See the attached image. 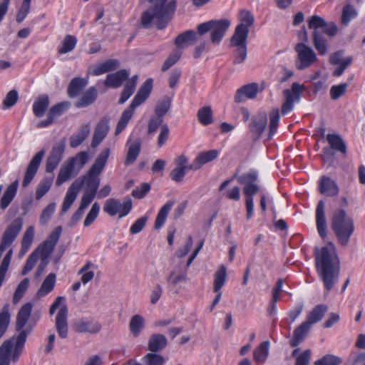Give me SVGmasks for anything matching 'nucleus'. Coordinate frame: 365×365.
Segmentation results:
<instances>
[{
    "label": "nucleus",
    "instance_id": "6",
    "mask_svg": "<svg viewBox=\"0 0 365 365\" xmlns=\"http://www.w3.org/2000/svg\"><path fill=\"white\" fill-rule=\"evenodd\" d=\"M331 228L336 234L339 242L345 246L354 230L353 220L344 210H336L331 219Z\"/></svg>",
    "mask_w": 365,
    "mask_h": 365
},
{
    "label": "nucleus",
    "instance_id": "7",
    "mask_svg": "<svg viewBox=\"0 0 365 365\" xmlns=\"http://www.w3.org/2000/svg\"><path fill=\"white\" fill-rule=\"evenodd\" d=\"M257 173L251 172L240 178L241 183L245 184L243 193L245 197L246 217L250 220L254 214V195L259 191V187L255 183Z\"/></svg>",
    "mask_w": 365,
    "mask_h": 365
},
{
    "label": "nucleus",
    "instance_id": "40",
    "mask_svg": "<svg viewBox=\"0 0 365 365\" xmlns=\"http://www.w3.org/2000/svg\"><path fill=\"white\" fill-rule=\"evenodd\" d=\"M49 105V100L46 96H39L34 103L32 109L34 115L38 117H42Z\"/></svg>",
    "mask_w": 365,
    "mask_h": 365
},
{
    "label": "nucleus",
    "instance_id": "4",
    "mask_svg": "<svg viewBox=\"0 0 365 365\" xmlns=\"http://www.w3.org/2000/svg\"><path fill=\"white\" fill-rule=\"evenodd\" d=\"M26 340V333L21 331L16 337L4 341L0 347V365L15 364L22 353Z\"/></svg>",
    "mask_w": 365,
    "mask_h": 365
},
{
    "label": "nucleus",
    "instance_id": "16",
    "mask_svg": "<svg viewBox=\"0 0 365 365\" xmlns=\"http://www.w3.org/2000/svg\"><path fill=\"white\" fill-rule=\"evenodd\" d=\"M220 151L217 150H210L199 153L192 163L191 168L197 170L204 165L209 163L218 158Z\"/></svg>",
    "mask_w": 365,
    "mask_h": 365
},
{
    "label": "nucleus",
    "instance_id": "25",
    "mask_svg": "<svg viewBox=\"0 0 365 365\" xmlns=\"http://www.w3.org/2000/svg\"><path fill=\"white\" fill-rule=\"evenodd\" d=\"M109 130V125L106 120H101L95 128L91 145L93 148L97 147L101 144L103 139L107 135Z\"/></svg>",
    "mask_w": 365,
    "mask_h": 365
},
{
    "label": "nucleus",
    "instance_id": "14",
    "mask_svg": "<svg viewBox=\"0 0 365 365\" xmlns=\"http://www.w3.org/2000/svg\"><path fill=\"white\" fill-rule=\"evenodd\" d=\"M46 154L45 150L38 152L31 160L22 182V185L26 187L34 179L36 175L43 158Z\"/></svg>",
    "mask_w": 365,
    "mask_h": 365
},
{
    "label": "nucleus",
    "instance_id": "45",
    "mask_svg": "<svg viewBox=\"0 0 365 365\" xmlns=\"http://www.w3.org/2000/svg\"><path fill=\"white\" fill-rule=\"evenodd\" d=\"M269 342L268 341L261 343L253 351V359L257 362H264L269 355Z\"/></svg>",
    "mask_w": 365,
    "mask_h": 365
},
{
    "label": "nucleus",
    "instance_id": "43",
    "mask_svg": "<svg viewBox=\"0 0 365 365\" xmlns=\"http://www.w3.org/2000/svg\"><path fill=\"white\" fill-rule=\"evenodd\" d=\"M173 205H174V202L169 201V202H166L160 208V210H159V212L157 215L156 219H155V229H157V230L160 229L163 226V225L167 219L168 215Z\"/></svg>",
    "mask_w": 365,
    "mask_h": 365
},
{
    "label": "nucleus",
    "instance_id": "48",
    "mask_svg": "<svg viewBox=\"0 0 365 365\" xmlns=\"http://www.w3.org/2000/svg\"><path fill=\"white\" fill-rule=\"evenodd\" d=\"M327 141L331 148L344 154L346 153V145L339 135L335 134H329L327 135Z\"/></svg>",
    "mask_w": 365,
    "mask_h": 365
},
{
    "label": "nucleus",
    "instance_id": "27",
    "mask_svg": "<svg viewBox=\"0 0 365 365\" xmlns=\"http://www.w3.org/2000/svg\"><path fill=\"white\" fill-rule=\"evenodd\" d=\"M118 67V62L116 60H108L103 63L91 66L88 73L93 76H100Z\"/></svg>",
    "mask_w": 365,
    "mask_h": 365
},
{
    "label": "nucleus",
    "instance_id": "30",
    "mask_svg": "<svg viewBox=\"0 0 365 365\" xmlns=\"http://www.w3.org/2000/svg\"><path fill=\"white\" fill-rule=\"evenodd\" d=\"M91 131L90 124L82 125L78 131L70 138V145L72 148L79 146L88 136Z\"/></svg>",
    "mask_w": 365,
    "mask_h": 365
},
{
    "label": "nucleus",
    "instance_id": "8",
    "mask_svg": "<svg viewBox=\"0 0 365 365\" xmlns=\"http://www.w3.org/2000/svg\"><path fill=\"white\" fill-rule=\"evenodd\" d=\"M62 232L61 227H56L48 238L34 250L40 257L41 264L38 269V274L43 271L48 263V259L52 254Z\"/></svg>",
    "mask_w": 365,
    "mask_h": 365
},
{
    "label": "nucleus",
    "instance_id": "3",
    "mask_svg": "<svg viewBox=\"0 0 365 365\" xmlns=\"http://www.w3.org/2000/svg\"><path fill=\"white\" fill-rule=\"evenodd\" d=\"M176 8V2L172 0H154L152 6L143 14L141 21L144 27H149L151 24H155L158 28L163 29L165 26L169 16Z\"/></svg>",
    "mask_w": 365,
    "mask_h": 365
},
{
    "label": "nucleus",
    "instance_id": "52",
    "mask_svg": "<svg viewBox=\"0 0 365 365\" xmlns=\"http://www.w3.org/2000/svg\"><path fill=\"white\" fill-rule=\"evenodd\" d=\"M30 284V281L29 278H24L17 286L14 296H13V303L17 304L20 299L23 297L26 291L27 290Z\"/></svg>",
    "mask_w": 365,
    "mask_h": 365
},
{
    "label": "nucleus",
    "instance_id": "26",
    "mask_svg": "<svg viewBox=\"0 0 365 365\" xmlns=\"http://www.w3.org/2000/svg\"><path fill=\"white\" fill-rule=\"evenodd\" d=\"M110 155V149L104 148L96 158L88 172L100 175L103 172Z\"/></svg>",
    "mask_w": 365,
    "mask_h": 365
},
{
    "label": "nucleus",
    "instance_id": "1",
    "mask_svg": "<svg viewBox=\"0 0 365 365\" xmlns=\"http://www.w3.org/2000/svg\"><path fill=\"white\" fill-rule=\"evenodd\" d=\"M101 179L90 172H87L82 178L76 179L68 187L64 197L61 212H67L76 200L81 188L85 185L86 192L81 198L78 209L73 215V218L78 220L83 215L85 210L91 203L96 195Z\"/></svg>",
    "mask_w": 365,
    "mask_h": 365
},
{
    "label": "nucleus",
    "instance_id": "59",
    "mask_svg": "<svg viewBox=\"0 0 365 365\" xmlns=\"http://www.w3.org/2000/svg\"><path fill=\"white\" fill-rule=\"evenodd\" d=\"M357 16L356 10L350 4L346 5L342 11L341 23L346 26Z\"/></svg>",
    "mask_w": 365,
    "mask_h": 365
},
{
    "label": "nucleus",
    "instance_id": "10",
    "mask_svg": "<svg viewBox=\"0 0 365 365\" xmlns=\"http://www.w3.org/2000/svg\"><path fill=\"white\" fill-rule=\"evenodd\" d=\"M133 203L130 198H125L123 201L116 198H109L106 200L103 211L109 216L118 215L119 218L127 216L131 211Z\"/></svg>",
    "mask_w": 365,
    "mask_h": 365
},
{
    "label": "nucleus",
    "instance_id": "23",
    "mask_svg": "<svg viewBox=\"0 0 365 365\" xmlns=\"http://www.w3.org/2000/svg\"><path fill=\"white\" fill-rule=\"evenodd\" d=\"M75 329L78 332L96 334L101 329V324L93 319H80L75 323Z\"/></svg>",
    "mask_w": 365,
    "mask_h": 365
},
{
    "label": "nucleus",
    "instance_id": "39",
    "mask_svg": "<svg viewBox=\"0 0 365 365\" xmlns=\"http://www.w3.org/2000/svg\"><path fill=\"white\" fill-rule=\"evenodd\" d=\"M227 279V269L225 265L219 266L214 274L213 292L221 291Z\"/></svg>",
    "mask_w": 365,
    "mask_h": 365
},
{
    "label": "nucleus",
    "instance_id": "12",
    "mask_svg": "<svg viewBox=\"0 0 365 365\" xmlns=\"http://www.w3.org/2000/svg\"><path fill=\"white\" fill-rule=\"evenodd\" d=\"M305 90V87L298 83H293L290 88L283 91L284 101L282 106V113L286 115L291 112L294 108V103L299 101L301 94Z\"/></svg>",
    "mask_w": 365,
    "mask_h": 365
},
{
    "label": "nucleus",
    "instance_id": "38",
    "mask_svg": "<svg viewBox=\"0 0 365 365\" xmlns=\"http://www.w3.org/2000/svg\"><path fill=\"white\" fill-rule=\"evenodd\" d=\"M249 31L244 26H237L234 36L231 39L232 46H247L246 41Z\"/></svg>",
    "mask_w": 365,
    "mask_h": 365
},
{
    "label": "nucleus",
    "instance_id": "57",
    "mask_svg": "<svg viewBox=\"0 0 365 365\" xmlns=\"http://www.w3.org/2000/svg\"><path fill=\"white\" fill-rule=\"evenodd\" d=\"M198 120L204 125L210 124L212 122V113L209 106L203 107L198 110Z\"/></svg>",
    "mask_w": 365,
    "mask_h": 365
},
{
    "label": "nucleus",
    "instance_id": "5",
    "mask_svg": "<svg viewBox=\"0 0 365 365\" xmlns=\"http://www.w3.org/2000/svg\"><path fill=\"white\" fill-rule=\"evenodd\" d=\"M152 87L153 80L151 78L147 79L134 97L130 106L123 112L115 128V134L116 135H119L126 128L134 114L135 109L148 98Z\"/></svg>",
    "mask_w": 365,
    "mask_h": 365
},
{
    "label": "nucleus",
    "instance_id": "61",
    "mask_svg": "<svg viewBox=\"0 0 365 365\" xmlns=\"http://www.w3.org/2000/svg\"><path fill=\"white\" fill-rule=\"evenodd\" d=\"M182 55V51L180 48L175 49L165 61L162 70L166 71L173 66L180 59Z\"/></svg>",
    "mask_w": 365,
    "mask_h": 365
},
{
    "label": "nucleus",
    "instance_id": "21",
    "mask_svg": "<svg viewBox=\"0 0 365 365\" xmlns=\"http://www.w3.org/2000/svg\"><path fill=\"white\" fill-rule=\"evenodd\" d=\"M259 91L258 85L251 83L239 88L235 96V101L237 103L245 101L247 99L254 98Z\"/></svg>",
    "mask_w": 365,
    "mask_h": 365
},
{
    "label": "nucleus",
    "instance_id": "41",
    "mask_svg": "<svg viewBox=\"0 0 365 365\" xmlns=\"http://www.w3.org/2000/svg\"><path fill=\"white\" fill-rule=\"evenodd\" d=\"M197 40L196 33L194 31H187L180 34L175 39L178 48H182L184 46L192 44Z\"/></svg>",
    "mask_w": 365,
    "mask_h": 365
},
{
    "label": "nucleus",
    "instance_id": "33",
    "mask_svg": "<svg viewBox=\"0 0 365 365\" xmlns=\"http://www.w3.org/2000/svg\"><path fill=\"white\" fill-rule=\"evenodd\" d=\"M89 155L86 151H82L71 158L67 163L74 170L75 173L78 174L80 170L88 162Z\"/></svg>",
    "mask_w": 365,
    "mask_h": 365
},
{
    "label": "nucleus",
    "instance_id": "11",
    "mask_svg": "<svg viewBox=\"0 0 365 365\" xmlns=\"http://www.w3.org/2000/svg\"><path fill=\"white\" fill-rule=\"evenodd\" d=\"M295 50L297 53L296 66L299 70L310 67L317 61V56L313 49L304 43H297Z\"/></svg>",
    "mask_w": 365,
    "mask_h": 365
},
{
    "label": "nucleus",
    "instance_id": "37",
    "mask_svg": "<svg viewBox=\"0 0 365 365\" xmlns=\"http://www.w3.org/2000/svg\"><path fill=\"white\" fill-rule=\"evenodd\" d=\"M77 173H75L74 170L71 167V165L66 162L61 167L58 175L56 181V185L57 186L61 185L65 182L69 180L73 176L76 175Z\"/></svg>",
    "mask_w": 365,
    "mask_h": 365
},
{
    "label": "nucleus",
    "instance_id": "49",
    "mask_svg": "<svg viewBox=\"0 0 365 365\" xmlns=\"http://www.w3.org/2000/svg\"><path fill=\"white\" fill-rule=\"evenodd\" d=\"M11 315L9 304H5L0 312V339L6 332L9 324Z\"/></svg>",
    "mask_w": 365,
    "mask_h": 365
},
{
    "label": "nucleus",
    "instance_id": "54",
    "mask_svg": "<svg viewBox=\"0 0 365 365\" xmlns=\"http://www.w3.org/2000/svg\"><path fill=\"white\" fill-rule=\"evenodd\" d=\"M96 98V91L94 88H91L78 100L76 106L79 108L86 107L92 103Z\"/></svg>",
    "mask_w": 365,
    "mask_h": 365
},
{
    "label": "nucleus",
    "instance_id": "35",
    "mask_svg": "<svg viewBox=\"0 0 365 365\" xmlns=\"http://www.w3.org/2000/svg\"><path fill=\"white\" fill-rule=\"evenodd\" d=\"M327 307L323 304L317 305L312 311L307 314L306 322L310 325L319 322L322 320L325 313L327 312Z\"/></svg>",
    "mask_w": 365,
    "mask_h": 365
},
{
    "label": "nucleus",
    "instance_id": "42",
    "mask_svg": "<svg viewBox=\"0 0 365 365\" xmlns=\"http://www.w3.org/2000/svg\"><path fill=\"white\" fill-rule=\"evenodd\" d=\"M313 43L319 55L324 56L328 53L327 41L319 31L313 33Z\"/></svg>",
    "mask_w": 365,
    "mask_h": 365
},
{
    "label": "nucleus",
    "instance_id": "56",
    "mask_svg": "<svg viewBox=\"0 0 365 365\" xmlns=\"http://www.w3.org/2000/svg\"><path fill=\"white\" fill-rule=\"evenodd\" d=\"M52 183V178H46L40 182V183L37 186L36 191V200H40L50 190Z\"/></svg>",
    "mask_w": 365,
    "mask_h": 365
},
{
    "label": "nucleus",
    "instance_id": "13",
    "mask_svg": "<svg viewBox=\"0 0 365 365\" xmlns=\"http://www.w3.org/2000/svg\"><path fill=\"white\" fill-rule=\"evenodd\" d=\"M23 227V220L20 217L14 220L4 230L0 243V251L5 250L18 237Z\"/></svg>",
    "mask_w": 365,
    "mask_h": 365
},
{
    "label": "nucleus",
    "instance_id": "2",
    "mask_svg": "<svg viewBox=\"0 0 365 365\" xmlns=\"http://www.w3.org/2000/svg\"><path fill=\"white\" fill-rule=\"evenodd\" d=\"M316 267L325 289L331 290L338 279L340 262L333 243L315 250Z\"/></svg>",
    "mask_w": 365,
    "mask_h": 365
},
{
    "label": "nucleus",
    "instance_id": "9",
    "mask_svg": "<svg viewBox=\"0 0 365 365\" xmlns=\"http://www.w3.org/2000/svg\"><path fill=\"white\" fill-rule=\"evenodd\" d=\"M58 310L56 317L55 327L58 336L65 339L68 336V308L64 302L63 297H58L49 309V313L53 315Z\"/></svg>",
    "mask_w": 365,
    "mask_h": 365
},
{
    "label": "nucleus",
    "instance_id": "63",
    "mask_svg": "<svg viewBox=\"0 0 365 365\" xmlns=\"http://www.w3.org/2000/svg\"><path fill=\"white\" fill-rule=\"evenodd\" d=\"M308 26L310 29L314 31V33L318 31L319 29H323L327 26V21L319 16L314 15L309 19Z\"/></svg>",
    "mask_w": 365,
    "mask_h": 365
},
{
    "label": "nucleus",
    "instance_id": "18",
    "mask_svg": "<svg viewBox=\"0 0 365 365\" xmlns=\"http://www.w3.org/2000/svg\"><path fill=\"white\" fill-rule=\"evenodd\" d=\"M267 123V115L265 112H259L252 117L250 130L257 137L264 130Z\"/></svg>",
    "mask_w": 365,
    "mask_h": 365
},
{
    "label": "nucleus",
    "instance_id": "34",
    "mask_svg": "<svg viewBox=\"0 0 365 365\" xmlns=\"http://www.w3.org/2000/svg\"><path fill=\"white\" fill-rule=\"evenodd\" d=\"M56 277L53 273L49 274L43 280L40 288L36 292L38 298H41L49 294L54 288Z\"/></svg>",
    "mask_w": 365,
    "mask_h": 365
},
{
    "label": "nucleus",
    "instance_id": "58",
    "mask_svg": "<svg viewBox=\"0 0 365 365\" xmlns=\"http://www.w3.org/2000/svg\"><path fill=\"white\" fill-rule=\"evenodd\" d=\"M238 19L240 21V24L238 26H244V27H246L248 31L255 21L253 15L247 10L240 11Z\"/></svg>",
    "mask_w": 365,
    "mask_h": 365
},
{
    "label": "nucleus",
    "instance_id": "32",
    "mask_svg": "<svg viewBox=\"0 0 365 365\" xmlns=\"http://www.w3.org/2000/svg\"><path fill=\"white\" fill-rule=\"evenodd\" d=\"M19 187L17 180L13 182L5 190L0 200V207L5 210L14 198Z\"/></svg>",
    "mask_w": 365,
    "mask_h": 365
},
{
    "label": "nucleus",
    "instance_id": "62",
    "mask_svg": "<svg viewBox=\"0 0 365 365\" xmlns=\"http://www.w3.org/2000/svg\"><path fill=\"white\" fill-rule=\"evenodd\" d=\"M56 207L55 202H51L43 210L40 216L41 224L45 225L50 220L56 210Z\"/></svg>",
    "mask_w": 365,
    "mask_h": 365
},
{
    "label": "nucleus",
    "instance_id": "64",
    "mask_svg": "<svg viewBox=\"0 0 365 365\" xmlns=\"http://www.w3.org/2000/svg\"><path fill=\"white\" fill-rule=\"evenodd\" d=\"M143 360L146 365H163L165 361L161 355L153 353L147 354Z\"/></svg>",
    "mask_w": 365,
    "mask_h": 365
},
{
    "label": "nucleus",
    "instance_id": "53",
    "mask_svg": "<svg viewBox=\"0 0 365 365\" xmlns=\"http://www.w3.org/2000/svg\"><path fill=\"white\" fill-rule=\"evenodd\" d=\"M347 88L348 84L346 83H342L332 86L329 91L331 99L333 101H336L339 98L344 96L347 91Z\"/></svg>",
    "mask_w": 365,
    "mask_h": 365
},
{
    "label": "nucleus",
    "instance_id": "60",
    "mask_svg": "<svg viewBox=\"0 0 365 365\" xmlns=\"http://www.w3.org/2000/svg\"><path fill=\"white\" fill-rule=\"evenodd\" d=\"M100 212V205L98 202H94L90 211L87 214L86 219L83 222V225L85 227H88L91 225L98 217Z\"/></svg>",
    "mask_w": 365,
    "mask_h": 365
},
{
    "label": "nucleus",
    "instance_id": "15",
    "mask_svg": "<svg viewBox=\"0 0 365 365\" xmlns=\"http://www.w3.org/2000/svg\"><path fill=\"white\" fill-rule=\"evenodd\" d=\"M65 147V143L60 142L53 148L46 160V172L51 173L57 168L63 158Z\"/></svg>",
    "mask_w": 365,
    "mask_h": 365
},
{
    "label": "nucleus",
    "instance_id": "24",
    "mask_svg": "<svg viewBox=\"0 0 365 365\" xmlns=\"http://www.w3.org/2000/svg\"><path fill=\"white\" fill-rule=\"evenodd\" d=\"M129 331L131 335L136 338L138 337L145 327V319L139 314L133 315L128 324Z\"/></svg>",
    "mask_w": 365,
    "mask_h": 365
},
{
    "label": "nucleus",
    "instance_id": "19",
    "mask_svg": "<svg viewBox=\"0 0 365 365\" xmlns=\"http://www.w3.org/2000/svg\"><path fill=\"white\" fill-rule=\"evenodd\" d=\"M319 192L327 196H336L339 191L336 182L331 178L322 176L319 182Z\"/></svg>",
    "mask_w": 365,
    "mask_h": 365
},
{
    "label": "nucleus",
    "instance_id": "31",
    "mask_svg": "<svg viewBox=\"0 0 365 365\" xmlns=\"http://www.w3.org/2000/svg\"><path fill=\"white\" fill-rule=\"evenodd\" d=\"M128 75L125 70H120L116 73L109 74L107 76L105 84L106 86L118 88L128 78Z\"/></svg>",
    "mask_w": 365,
    "mask_h": 365
},
{
    "label": "nucleus",
    "instance_id": "28",
    "mask_svg": "<svg viewBox=\"0 0 365 365\" xmlns=\"http://www.w3.org/2000/svg\"><path fill=\"white\" fill-rule=\"evenodd\" d=\"M128 146L125 164L129 165L133 163L138 156L141 147L140 140L138 138L133 140L131 135L128 140Z\"/></svg>",
    "mask_w": 365,
    "mask_h": 365
},
{
    "label": "nucleus",
    "instance_id": "47",
    "mask_svg": "<svg viewBox=\"0 0 365 365\" xmlns=\"http://www.w3.org/2000/svg\"><path fill=\"white\" fill-rule=\"evenodd\" d=\"M87 81L84 78H76L71 81L68 86V94L71 97L77 96L86 86Z\"/></svg>",
    "mask_w": 365,
    "mask_h": 365
},
{
    "label": "nucleus",
    "instance_id": "51",
    "mask_svg": "<svg viewBox=\"0 0 365 365\" xmlns=\"http://www.w3.org/2000/svg\"><path fill=\"white\" fill-rule=\"evenodd\" d=\"M279 121V111L278 109H272L269 113V136L272 138L277 132Z\"/></svg>",
    "mask_w": 365,
    "mask_h": 365
},
{
    "label": "nucleus",
    "instance_id": "44",
    "mask_svg": "<svg viewBox=\"0 0 365 365\" xmlns=\"http://www.w3.org/2000/svg\"><path fill=\"white\" fill-rule=\"evenodd\" d=\"M311 327L312 326H310L307 322L300 324L294 331V337L290 341L291 345L292 346H297L300 341L303 340Z\"/></svg>",
    "mask_w": 365,
    "mask_h": 365
},
{
    "label": "nucleus",
    "instance_id": "50",
    "mask_svg": "<svg viewBox=\"0 0 365 365\" xmlns=\"http://www.w3.org/2000/svg\"><path fill=\"white\" fill-rule=\"evenodd\" d=\"M77 39L76 37L67 35L58 47V51L61 54H64L73 51L76 45Z\"/></svg>",
    "mask_w": 365,
    "mask_h": 365
},
{
    "label": "nucleus",
    "instance_id": "36",
    "mask_svg": "<svg viewBox=\"0 0 365 365\" xmlns=\"http://www.w3.org/2000/svg\"><path fill=\"white\" fill-rule=\"evenodd\" d=\"M167 345L166 337L160 334H155L150 336L148 341V349L156 352L163 349Z\"/></svg>",
    "mask_w": 365,
    "mask_h": 365
},
{
    "label": "nucleus",
    "instance_id": "22",
    "mask_svg": "<svg viewBox=\"0 0 365 365\" xmlns=\"http://www.w3.org/2000/svg\"><path fill=\"white\" fill-rule=\"evenodd\" d=\"M316 222L317 231L322 238L327 235V220L325 217V204L320 200L316 209Z\"/></svg>",
    "mask_w": 365,
    "mask_h": 365
},
{
    "label": "nucleus",
    "instance_id": "20",
    "mask_svg": "<svg viewBox=\"0 0 365 365\" xmlns=\"http://www.w3.org/2000/svg\"><path fill=\"white\" fill-rule=\"evenodd\" d=\"M35 237V227L33 225L29 226L24 231L21 241V249L19 252V257L22 258L30 250Z\"/></svg>",
    "mask_w": 365,
    "mask_h": 365
},
{
    "label": "nucleus",
    "instance_id": "46",
    "mask_svg": "<svg viewBox=\"0 0 365 365\" xmlns=\"http://www.w3.org/2000/svg\"><path fill=\"white\" fill-rule=\"evenodd\" d=\"M137 78L138 76H135L127 81L119 99V103H124L132 96L136 87Z\"/></svg>",
    "mask_w": 365,
    "mask_h": 365
},
{
    "label": "nucleus",
    "instance_id": "29",
    "mask_svg": "<svg viewBox=\"0 0 365 365\" xmlns=\"http://www.w3.org/2000/svg\"><path fill=\"white\" fill-rule=\"evenodd\" d=\"M33 305L31 302L25 303L19 309L16 317V327L22 329L26 324L32 310Z\"/></svg>",
    "mask_w": 365,
    "mask_h": 365
},
{
    "label": "nucleus",
    "instance_id": "55",
    "mask_svg": "<svg viewBox=\"0 0 365 365\" xmlns=\"http://www.w3.org/2000/svg\"><path fill=\"white\" fill-rule=\"evenodd\" d=\"M93 267V264L91 262H88L79 270L78 274L81 275V282L83 284H87L94 277V272L91 269Z\"/></svg>",
    "mask_w": 365,
    "mask_h": 365
},
{
    "label": "nucleus",
    "instance_id": "17",
    "mask_svg": "<svg viewBox=\"0 0 365 365\" xmlns=\"http://www.w3.org/2000/svg\"><path fill=\"white\" fill-rule=\"evenodd\" d=\"M211 39L213 43H219L230 26L227 19L212 21Z\"/></svg>",
    "mask_w": 365,
    "mask_h": 365
}]
</instances>
